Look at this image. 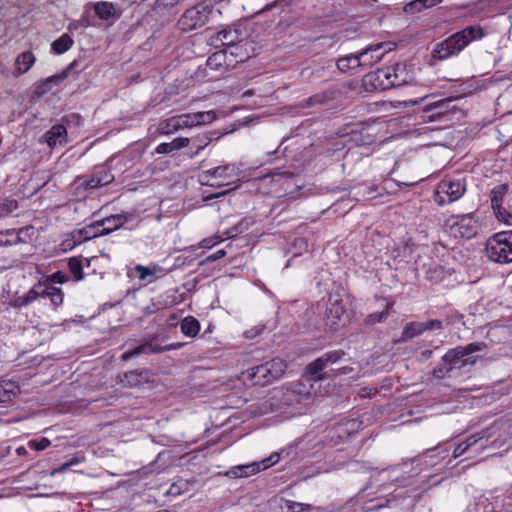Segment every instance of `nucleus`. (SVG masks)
<instances>
[{
	"label": "nucleus",
	"instance_id": "obj_43",
	"mask_svg": "<svg viewBox=\"0 0 512 512\" xmlns=\"http://www.w3.org/2000/svg\"><path fill=\"white\" fill-rule=\"evenodd\" d=\"M177 130L178 128L174 116L162 121L158 127L159 133L164 135L171 134Z\"/></svg>",
	"mask_w": 512,
	"mask_h": 512
},
{
	"label": "nucleus",
	"instance_id": "obj_45",
	"mask_svg": "<svg viewBox=\"0 0 512 512\" xmlns=\"http://www.w3.org/2000/svg\"><path fill=\"white\" fill-rule=\"evenodd\" d=\"M325 368L322 358L318 357L306 366L305 371L308 375L314 376L319 374Z\"/></svg>",
	"mask_w": 512,
	"mask_h": 512
},
{
	"label": "nucleus",
	"instance_id": "obj_41",
	"mask_svg": "<svg viewBox=\"0 0 512 512\" xmlns=\"http://www.w3.org/2000/svg\"><path fill=\"white\" fill-rule=\"evenodd\" d=\"M237 470H241L239 475L242 478V477H249L251 475H254V474L258 473L260 470H262V468H261V463L254 462L251 464L239 465Z\"/></svg>",
	"mask_w": 512,
	"mask_h": 512
},
{
	"label": "nucleus",
	"instance_id": "obj_28",
	"mask_svg": "<svg viewBox=\"0 0 512 512\" xmlns=\"http://www.w3.org/2000/svg\"><path fill=\"white\" fill-rule=\"evenodd\" d=\"M336 65L341 72H347L349 70L362 67L359 54H350L341 57L337 60Z\"/></svg>",
	"mask_w": 512,
	"mask_h": 512
},
{
	"label": "nucleus",
	"instance_id": "obj_42",
	"mask_svg": "<svg viewBox=\"0 0 512 512\" xmlns=\"http://www.w3.org/2000/svg\"><path fill=\"white\" fill-rule=\"evenodd\" d=\"M212 134L211 133H202L190 138V144L194 146L199 145V149H204L212 142Z\"/></svg>",
	"mask_w": 512,
	"mask_h": 512
},
{
	"label": "nucleus",
	"instance_id": "obj_14",
	"mask_svg": "<svg viewBox=\"0 0 512 512\" xmlns=\"http://www.w3.org/2000/svg\"><path fill=\"white\" fill-rule=\"evenodd\" d=\"M497 429V424L493 423L489 428L468 437L465 441L459 443L453 451V458L456 459L462 456L471 446L475 445L482 439H490Z\"/></svg>",
	"mask_w": 512,
	"mask_h": 512
},
{
	"label": "nucleus",
	"instance_id": "obj_55",
	"mask_svg": "<svg viewBox=\"0 0 512 512\" xmlns=\"http://www.w3.org/2000/svg\"><path fill=\"white\" fill-rule=\"evenodd\" d=\"M13 234V231H7L6 234L3 232H0V246H11L18 242L19 237H16L15 241H10L7 236Z\"/></svg>",
	"mask_w": 512,
	"mask_h": 512
},
{
	"label": "nucleus",
	"instance_id": "obj_37",
	"mask_svg": "<svg viewBox=\"0 0 512 512\" xmlns=\"http://www.w3.org/2000/svg\"><path fill=\"white\" fill-rule=\"evenodd\" d=\"M135 271L138 273L139 280H146L148 276H156L162 269L158 265L146 267L141 264L135 266Z\"/></svg>",
	"mask_w": 512,
	"mask_h": 512
},
{
	"label": "nucleus",
	"instance_id": "obj_12",
	"mask_svg": "<svg viewBox=\"0 0 512 512\" xmlns=\"http://www.w3.org/2000/svg\"><path fill=\"white\" fill-rule=\"evenodd\" d=\"M393 43L381 42L366 47L359 53L362 67L369 68L382 60L384 55L393 49Z\"/></svg>",
	"mask_w": 512,
	"mask_h": 512
},
{
	"label": "nucleus",
	"instance_id": "obj_17",
	"mask_svg": "<svg viewBox=\"0 0 512 512\" xmlns=\"http://www.w3.org/2000/svg\"><path fill=\"white\" fill-rule=\"evenodd\" d=\"M45 142L51 148L67 143V129L63 124L53 125L45 134Z\"/></svg>",
	"mask_w": 512,
	"mask_h": 512
},
{
	"label": "nucleus",
	"instance_id": "obj_23",
	"mask_svg": "<svg viewBox=\"0 0 512 512\" xmlns=\"http://www.w3.org/2000/svg\"><path fill=\"white\" fill-rule=\"evenodd\" d=\"M187 127L191 128L197 125L209 124L215 119L213 111H203L184 114Z\"/></svg>",
	"mask_w": 512,
	"mask_h": 512
},
{
	"label": "nucleus",
	"instance_id": "obj_31",
	"mask_svg": "<svg viewBox=\"0 0 512 512\" xmlns=\"http://www.w3.org/2000/svg\"><path fill=\"white\" fill-rule=\"evenodd\" d=\"M145 376L143 371H130L124 373L121 378V383L126 387H137L141 385L145 381Z\"/></svg>",
	"mask_w": 512,
	"mask_h": 512
},
{
	"label": "nucleus",
	"instance_id": "obj_40",
	"mask_svg": "<svg viewBox=\"0 0 512 512\" xmlns=\"http://www.w3.org/2000/svg\"><path fill=\"white\" fill-rule=\"evenodd\" d=\"M68 266L70 272L72 273L76 281L83 279V267L80 260H78L77 258H70Z\"/></svg>",
	"mask_w": 512,
	"mask_h": 512
},
{
	"label": "nucleus",
	"instance_id": "obj_18",
	"mask_svg": "<svg viewBox=\"0 0 512 512\" xmlns=\"http://www.w3.org/2000/svg\"><path fill=\"white\" fill-rule=\"evenodd\" d=\"M271 176L273 181L287 194H291L301 187L291 172H274Z\"/></svg>",
	"mask_w": 512,
	"mask_h": 512
},
{
	"label": "nucleus",
	"instance_id": "obj_32",
	"mask_svg": "<svg viewBox=\"0 0 512 512\" xmlns=\"http://www.w3.org/2000/svg\"><path fill=\"white\" fill-rule=\"evenodd\" d=\"M73 43V39L68 34H63L52 42L51 48L56 54H63L72 47Z\"/></svg>",
	"mask_w": 512,
	"mask_h": 512
},
{
	"label": "nucleus",
	"instance_id": "obj_8",
	"mask_svg": "<svg viewBox=\"0 0 512 512\" xmlns=\"http://www.w3.org/2000/svg\"><path fill=\"white\" fill-rule=\"evenodd\" d=\"M466 191V183L463 179H443L434 191L433 200L439 206L451 204L459 200Z\"/></svg>",
	"mask_w": 512,
	"mask_h": 512
},
{
	"label": "nucleus",
	"instance_id": "obj_61",
	"mask_svg": "<svg viewBox=\"0 0 512 512\" xmlns=\"http://www.w3.org/2000/svg\"><path fill=\"white\" fill-rule=\"evenodd\" d=\"M442 2L443 0H422L423 9L434 7Z\"/></svg>",
	"mask_w": 512,
	"mask_h": 512
},
{
	"label": "nucleus",
	"instance_id": "obj_3",
	"mask_svg": "<svg viewBox=\"0 0 512 512\" xmlns=\"http://www.w3.org/2000/svg\"><path fill=\"white\" fill-rule=\"evenodd\" d=\"M458 98L447 97L435 100V96L429 95L418 100H410L412 105L423 104L420 118L423 122L450 121L451 115L459 111L454 104Z\"/></svg>",
	"mask_w": 512,
	"mask_h": 512
},
{
	"label": "nucleus",
	"instance_id": "obj_9",
	"mask_svg": "<svg viewBox=\"0 0 512 512\" xmlns=\"http://www.w3.org/2000/svg\"><path fill=\"white\" fill-rule=\"evenodd\" d=\"M212 13V7L199 3L189 9H187L178 20V27L184 32L192 31L203 27L209 19Z\"/></svg>",
	"mask_w": 512,
	"mask_h": 512
},
{
	"label": "nucleus",
	"instance_id": "obj_38",
	"mask_svg": "<svg viewBox=\"0 0 512 512\" xmlns=\"http://www.w3.org/2000/svg\"><path fill=\"white\" fill-rule=\"evenodd\" d=\"M224 58L225 55L221 52H216L208 57L206 61V66L209 67L211 70H220L224 67Z\"/></svg>",
	"mask_w": 512,
	"mask_h": 512
},
{
	"label": "nucleus",
	"instance_id": "obj_39",
	"mask_svg": "<svg viewBox=\"0 0 512 512\" xmlns=\"http://www.w3.org/2000/svg\"><path fill=\"white\" fill-rule=\"evenodd\" d=\"M453 372L452 368L448 365V363L443 362L439 363L432 371V375L435 379L442 380L446 377H450Z\"/></svg>",
	"mask_w": 512,
	"mask_h": 512
},
{
	"label": "nucleus",
	"instance_id": "obj_47",
	"mask_svg": "<svg viewBox=\"0 0 512 512\" xmlns=\"http://www.w3.org/2000/svg\"><path fill=\"white\" fill-rule=\"evenodd\" d=\"M41 288V282L34 285L27 293L22 295L24 297V303H27L29 305L33 301H35L38 297H40V290Z\"/></svg>",
	"mask_w": 512,
	"mask_h": 512
},
{
	"label": "nucleus",
	"instance_id": "obj_52",
	"mask_svg": "<svg viewBox=\"0 0 512 512\" xmlns=\"http://www.w3.org/2000/svg\"><path fill=\"white\" fill-rule=\"evenodd\" d=\"M423 10L422 0H413L405 5L404 11L406 13H418Z\"/></svg>",
	"mask_w": 512,
	"mask_h": 512
},
{
	"label": "nucleus",
	"instance_id": "obj_51",
	"mask_svg": "<svg viewBox=\"0 0 512 512\" xmlns=\"http://www.w3.org/2000/svg\"><path fill=\"white\" fill-rule=\"evenodd\" d=\"M31 449L35 451H42L46 449L50 445V441L47 438H42L40 440H31L28 443Z\"/></svg>",
	"mask_w": 512,
	"mask_h": 512
},
{
	"label": "nucleus",
	"instance_id": "obj_25",
	"mask_svg": "<svg viewBox=\"0 0 512 512\" xmlns=\"http://www.w3.org/2000/svg\"><path fill=\"white\" fill-rule=\"evenodd\" d=\"M190 145V138L188 137H177L173 141L166 143H160L156 147L157 154H169L173 151L180 150Z\"/></svg>",
	"mask_w": 512,
	"mask_h": 512
},
{
	"label": "nucleus",
	"instance_id": "obj_6",
	"mask_svg": "<svg viewBox=\"0 0 512 512\" xmlns=\"http://www.w3.org/2000/svg\"><path fill=\"white\" fill-rule=\"evenodd\" d=\"M487 257L499 264L512 263V230L489 237L485 247Z\"/></svg>",
	"mask_w": 512,
	"mask_h": 512
},
{
	"label": "nucleus",
	"instance_id": "obj_7",
	"mask_svg": "<svg viewBox=\"0 0 512 512\" xmlns=\"http://www.w3.org/2000/svg\"><path fill=\"white\" fill-rule=\"evenodd\" d=\"M443 229L456 239H471L478 233V223L472 214L452 215L444 222Z\"/></svg>",
	"mask_w": 512,
	"mask_h": 512
},
{
	"label": "nucleus",
	"instance_id": "obj_35",
	"mask_svg": "<svg viewBox=\"0 0 512 512\" xmlns=\"http://www.w3.org/2000/svg\"><path fill=\"white\" fill-rule=\"evenodd\" d=\"M345 356L346 353L343 350H331L325 352L320 357L322 358L325 367H327L329 365L339 363Z\"/></svg>",
	"mask_w": 512,
	"mask_h": 512
},
{
	"label": "nucleus",
	"instance_id": "obj_5",
	"mask_svg": "<svg viewBox=\"0 0 512 512\" xmlns=\"http://www.w3.org/2000/svg\"><path fill=\"white\" fill-rule=\"evenodd\" d=\"M486 349L487 344L485 342H472L464 346H456L449 349L442 356V361L448 363L453 371L466 366H474L478 358L473 354Z\"/></svg>",
	"mask_w": 512,
	"mask_h": 512
},
{
	"label": "nucleus",
	"instance_id": "obj_16",
	"mask_svg": "<svg viewBox=\"0 0 512 512\" xmlns=\"http://www.w3.org/2000/svg\"><path fill=\"white\" fill-rule=\"evenodd\" d=\"M300 386H301L300 384L293 383L289 387H286V388H283L280 390H276L273 393V396L271 399L275 400L277 402L278 406L279 405L290 406L299 400L296 393L299 391Z\"/></svg>",
	"mask_w": 512,
	"mask_h": 512
},
{
	"label": "nucleus",
	"instance_id": "obj_27",
	"mask_svg": "<svg viewBox=\"0 0 512 512\" xmlns=\"http://www.w3.org/2000/svg\"><path fill=\"white\" fill-rule=\"evenodd\" d=\"M35 56L31 51L20 53L15 60V68L19 75L29 71L35 63Z\"/></svg>",
	"mask_w": 512,
	"mask_h": 512
},
{
	"label": "nucleus",
	"instance_id": "obj_29",
	"mask_svg": "<svg viewBox=\"0 0 512 512\" xmlns=\"http://www.w3.org/2000/svg\"><path fill=\"white\" fill-rule=\"evenodd\" d=\"M425 332L423 322H409L402 330L401 341L413 339Z\"/></svg>",
	"mask_w": 512,
	"mask_h": 512
},
{
	"label": "nucleus",
	"instance_id": "obj_33",
	"mask_svg": "<svg viewBox=\"0 0 512 512\" xmlns=\"http://www.w3.org/2000/svg\"><path fill=\"white\" fill-rule=\"evenodd\" d=\"M216 39L224 46H232L238 41L239 33L237 30L223 29L217 33Z\"/></svg>",
	"mask_w": 512,
	"mask_h": 512
},
{
	"label": "nucleus",
	"instance_id": "obj_50",
	"mask_svg": "<svg viewBox=\"0 0 512 512\" xmlns=\"http://www.w3.org/2000/svg\"><path fill=\"white\" fill-rule=\"evenodd\" d=\"M80 463V459L78 457H73L72 459L66 461L61 466L52 470L51 475H55L56 473H62L68 470L70 467L77 465Z\"/></svg>",
	"mask_w": 512,
	"mask_h": 512
},
{
	"label": "nucleus",
	"instance_id": "obj_62",
	"mask_svg": "<svg viewBox=\"0 0 512 512\" xmlns=\"http://www.w3.org/2000/svg\"><path fill=\"white\" fill-rule=\"evenodd\" d=\"M238 466H235L233 468H231L229 471H227L225 473L226 476L230 477V478H241L239 473L241 470H237Z\"/></svg>",
	"mask_w": 512,
	"mask_h": 512
},
{
	"label": "nucleus",
	"instance_id": "obj_34",
	"mask_svg": "<svg viewBox=\"0 0 512 512\" xmlns=\"http://www.w3.org/2000/svg\"><path fill=\"white\" fill-rule=\"evenodd\" d=\"M66 76H67L66 73H62L59 75H54V76L48 77L47 79H45L44 81L40 82L37 85V91L39 93H45V92L49 91L51 89L52 85H59L61 82L64 81Z\"/></svg>",
	"mask_w": 512,
	"mask_h": 512
},
{
	"label": "nucleus",
	"instance_id": "obj_63",
	"mask_svg": "<svg viewBox=\"0 0 512 512\" xmlns=\"http://www.w3.org/2000/svg\"><path fill=\"white\" fill-rule=\"evenodd\" d=\"M353 370H354L353 367L343 366V367L336 369L335 371L338 375H345V374L351 373Z\"/></svg>",
	"mask_w": 512,
	"mask_h": 512
},
{
	"label": "nucleus",
	"instance_id": "obj_49",
	"mask_svg": "<svg viewBox=\"0 0 512 512\" xmlns=\"http://www.w3.org/2000/svg\"><path fill=\"white\" fill-rule=\"evenodd\" d=\"M67 281H68V276L61 271H57V272L51 274L45 280V282H47L48 284H50V283L63 284Z\"/></svg>",
	"mask_w": 512,
	"mask_h": 512
},
{
	"label": "nucleus",
	"instance_id": "obj_30",
	"mask_svg": "<svg viewBox=\"0 0 512 512\" xmlns=\"http://www.w3.org/2000/svg\"><path fill=\"white\" fill-rule=\"evenodd\" d=\"M180 328L184 335L195 337L200 330V323L196 318L188 316L181 321Z\"/></svg>",
	"mask_w": 512,
	"mask_h": 512
},
{
	"label": "nucleus",
	"instance_id": "obj_15",
	"mask_svg": "<svg viewBox=\"0 0 512 512\" xmlns=\"http://www.w3.org/2000/svg\"><path fill=\"white\" fill-rule=\"evenodd\" d=\"M508 191V186L506 184H500L496 187H494L490 194V200H491V207L496 215V217L499 220H503L505 222H508V220L505 218V216L512 217L507 211L502 207V203L504 200V197Z\"/></svg>",
	"mask_w": 512,
	"mask_h": 512
},
{
	"label": "nucleus",
	"instance_id": "obj_54",
	"mask_svg": "<svg viewBox=\"0 0 512 512\" xmlns=\"http://www.w3.org/2000/svg\"><path fill=\"white\" fill-rule=\"evenodd\" d=\"M279 459H280L279 454L278 453H274L269 458L262 460L260 462L262 470L270 467L271 465L276 464L279 461Z\"/></svg>",
	"mask_w": 512,
	"mask_h": 512
},
{
	"label": "nucleus",
	"instance_id": "obj_1",
	"mask_svg": "<svg viewBox=\"0 0 512 512\" xmlns=\"http://www.w3.org/2000/svg\"><path fill=\"white\" fill-rule=\"evenodd\" d=\"M485 35V31L481 26H468L437 43L432 51V56L437 60H445L458 55L472 41L480 40Z\"/></svg>",
	"mask_w": 512,
	"mask_h": 512
},
{
	"label": "nucleus",
	"instance_id": "obj_10",
	"mask_svg": "<svg viewBox=\"0 0 512 512\" xmlns=\"http://www.w3.org/2000/svg\"><path fill=\"white\" fill-rule=\"evenodd\" d=\"M114 181L111 170L105 167L96 168L90 175L78 176L74 185L77 190L87 191L106 186Z\"/></svg>",
	"mask_w": 512,
	"mask_h": 512
},
{
	"label": "nucleus",
	"instance_id": "obj_57",
	"mask_svg": "<svg viewBox=\"0 0 512 512\" xmlns=\"http://www.w3.org/2000/svg\"><path fill=\"white\" fill-rule=\"evenodd\" d=\"M226 255V251L224 249H219L215 251L213 254H210L206 257L207 262L216 261Z\"/></svg>",
	"mask_w": 512,
	"mask_h": 512
},
{
	"label": "nucleus",
	"instance_id": "obj_2",
	"mask_svg": "<svg viewBox=\"0 0 512 512\" xmlns=\"http://www.w3.org/2000/svg\"><path fill=\"white\" fill-rule=\"evenodd\" d=\"M413 80L414 74L408 70V66L404 62L378 69L364 77L365 84H371L374 89L379 90L401 87L411 83Z\"/></svg>",
	"mask_w": 512,
	"mask_h": 512
},
{
	"label": "nucleus",
	"instance_id": "obj_58",
	"mask_svg": "<svg viewBox=\"0 0 512 512\" xmlns=\"http://www.w3.org/2000/svg\"><path fill=\"white\" fill-rule=\"evenodd\" d=\"M63 121L67 122V123L75 122L77 125H80L82 123V118L80 115L73 113V114L65 116L63 118Z\"/></svg>",
	"mask_w": 512,
	"mask_h": 512
},
{
	"label": "nucleus",
	"instance_id": "obj_19",
	"mask_svg": "<svg viewBox=\"0 0 512 512\" xmlns=\"http://www.w3.org/2000/svg\"><path fill=\"white\" fill-rule=\"evenodd\" d=\"M95 15L101 20H109L111 18H119L120 12L117 11L115 5L108 1H99L90 3Z\"/></svg>",
	"mask_w": 512,
	"mask_h": 512
},
{
	"label": "nucleus",
	"instance_id": "obj_46",
	"mask_svg": "<svg viewBox=\"0 0 512 512\" xmlns=\"http://www.w3.org/2000/svg\"><path fill=\"white\" fill-rule=\"evenodd\" d=\"M48 298L50 299L51 303L58 307L63 302V292L60 288L50 286V292H48Z\"/></svg>",
	"mask_w": 512,
	"mask_h": 512
},
{
	"label": "nucleus",
	"instance_id": "obj_4",
	"mask_svg": "<svg viewBox=\"0 0 512 512\" xmlns=\"http://www.w3.org/2000/svg\"><path fill=\"white\" fill-rule=\"evenodd\" d=\"M286 368L285 361L277 357L248 369L244 376L251 381L252 385L265 386L281 378Z\"/></svg>",
	"mask_w": 512,
	"mask_h": 512
},
{
	"label": "nucleus",
	"instance_id": "obj_56",
	"mask_svg": "<svg viewBox=\"0 0 512 512\" xmlns=\"http://www.w3.org/2000/svg\"><path fill=\"white\" fill-rule=\"evenodd\" d=\"M325 101V96L321 94L314 95L306 100V106H313L316 104H322Z\"/></svg>",
	"mask_w": 512,
	"mask_h": 512
},
{
	"label": "nucleus",
	"instance_id": "obj_48",
	"mask_svg": "<svg viewBox=\"0 0 512 512\" xmlns=\"http://www.w3.org/2000/svg\"><path fill=\"white\" fill-rule=\"evenodd\" d=\"M249 225L250 223L247 220H241L238 224L230 228L228 232L229 237H234L243 233L244 231L248 230Z\"/></svg>",
	"mask_w": 512,
	"mask_h": 512
},
{
	"label": "nucleus",
	"instance_id": "obj_13",
	"mask_svg": "<svg viewBox=\"0 0 512 512\" xmlns=\"http://www.w3.org/2000/svg\"><path fill=\"white\" fill-rule=\"evenodd\" d=\"M346 312L341 299L330 297L325 309V326L335 329Z\"/></svg>",
	"mask_w": 512,
	"mask_h": 512
},
{
	"label": "nucleus",
	"instance_id": "obj_60",
	"mask_svg": "<svg viewBox=\"0 0 512 512\" xmlns=\"http://www.w3.org/2000/svg\"><path fill=\"white\" fill-rule=\"evenodd\" d=\"M50 286L51 285H48L47 282L41 283V288H39V290L41 292L40 297L48 298V292H50Z\"/></svg>",
	"mask_w": 512,
	"mask_h": 512
},
{
	"label": "nucleus",
	"instance_id": "obj_64",
	"mask_svg": "<svg viewBox=\"0 0 512 512\" xmlns=\"http://www.w3.org/2000/svg\"><path fill=\"white\" fill-rule=\"evenodd\" d=\"M497 512H512V499L508 498L503 504V509Z\"/></svg>",
	"mask_w": 512,
	"mask_h": 512
},
{
	"label": "nucleus",
	"instance_id": "obj_20",
	"mask_svg": "<svg viewBox=\"0 0 512 512\" xmlns=\"http://www.w3.org/2000/svg\"><path fill=\"white\" fill-rule=\"evenodd\" d=\"M102 225L100 221H95L82 229L74 232V239L78 242L88 241L93 238L105 235L104 231H101Z\"/></svg>",
	"mask_w": 512,
	"mask_h": 512
},
{
	"label": "nucleus",
	"instance_id": "obj_59",
	"mask_svg": "<svg viewBox=\"0 0 512 512\" xmlns=\"http://www.w3.org/2000/svg\"><path fill=\"white\" fill-rule=\"evenodd\" d=\"M178 130L188 128L184 114L174 116Z\"/></svg>",
	"mask_w": 512,
	"mask_h": 512
},
{
	"label": "nucleus",
	"instance_id": "obj_11",
	"mask_svg": "<svg viewBox=\"0 0 512 512\" xmlns=\"http://www.w3.org/2000/svg\"><path fill=\"white\" fill-rule=\"evenodd\" d=\"M239 175V168L235 164H225L221 166L214 167L212 169L203 171L199 175V181L202 185L209 186H223L229 184V182L218 183V184H210L209 181L211 178H220L222 180H229Z\"/></svg>",
	"mask_w": 512,
	"mask_h": 512
},
{
	"label": "nucleus",
	"instance_id": "obj_26",
	"mask_svg": "<svg viewBox=\"0 0 512 512\" xmlns=\"http://www.w3.org/2000/svg\"><path fill=\"white\" fill-rule=\"evenodd\" d=\"M394 301L389 300L386 302L385 308L381 312H375L367 315L364 319V324L367 326H373L377 323L384 322L389 315L393 312Z\"/></svg>",
	"mask_w": 512,
	"mask_h": 512
},
{
	"label": "nucleus",
	"instance_id": "obj_22",
	"mask_svg": "<svg viewBox=\"0 0 512 512\" xmlns=\"http://www.w3.org/2000/svg\"><path fill=\"white\" fill-rule=\"evenodd\" d=\"M162 349L160 346L153 344V342H145L143 344L138 345L134 349L128 350L121 355V359L123 361H128L140 354H152V353H160Z\"/></svg>",
	"mask_w": 512,
	"mask_h": 512
},
{
	"label": "nucleus",
	"instance_id": "obj_21",
	"mask_svg": "<svg viewBox=\"0 0 512 512\" xmlns=\"http://www.w3.org/2000/svg\"><path fill=\"white\" fill-rule=\"evenodd\" d=\"M129 215L125 213L121 214H115L111 215L109 217H106L102 220H100V223L103 228H101V231L105 232V235L121 228L127 221H128Z\"/></svg>",
	"mask_w": 512,
	"mask_h": 512
},
{
	"label": "nucleus",
	"instance_id": "obj_53",
	"mask_svg": "<svg viewBox=\"0 0 512 512\" xmlns=\"http://www.w3.org/2000/svg\"><path fill=\"white\" fill-rule=\"evenodd\" d=\"M423 328L426 330H441L443 328L442 321L434 319L423 322Z\"/></svg>",
	"mask_w": 512,
	"mask_h": 512
},
{
	"label": "nucleus",
	"instance_id": "obj_36",
	"mask_svg": "<svg viewBox=\"0 0 512 512\" xmlns=\"http://www.w3.org/2000/svg\"><path fill=\"white\" fill-rule=\"evenodd\" d=\"M283 512H306L312 509L310 504L299 503L291 500H285L281 505Z\"/></svg>",
	"mask_w": 512,
	"mask_h": 512
},
{
	"label": "nucleus",
	"instance_id": "obj_24",
	"mask_svg": "<svg viewBox=\"0 0 512 512\" xmlns=\"http://www.w3.org/2000/svg\"><path fill=\"white\" fill-rule=\"evenodd\" d=\"M20 392L19 385L12 380L0 382V403H8Z\"/></svg>",
	"mask_w": 512,
	"mask_h": 512
},
{
	"label": "nucleus",
	"instance_id": "obj_44",
	"mask_svg": "<svg viewBox=\"0 0 512 512\" xmlns=\"http://www.w3.org/2000/svg\"><path fill=\"white\" fill-rule=\"evenodd\" d=\"M18 208V202L14 199H7L0 203V218L6 217Z\"/></svg>",
	"mask_w": 512,
	"mask_h": 512
}]
</instances>
